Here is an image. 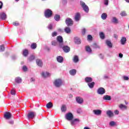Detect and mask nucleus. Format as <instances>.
Returning a JSON list of instances; mask_svg holds the SVG:
<instances>
[{
    "label": "nucleus",
    "instance_id": "nucleus-1",
    "mask_svg": "<svg viewBox=\"0 0 129 129\" xmlns=\"http://www.w3.org/2000/svg\"><path fill=\"white\" fill-rule=\"evenodd\" d=\"M53 84L55 87L59 88L62 85V80L60 79H56L54 82Z\"/></svg>",
    "mask_w": 129,
    "mask_h": 129
},
{
    "label": "nucleus",
    "instance_id": "nucleus-2",
    "mask_svg": "<svg viewBox=\"0 0 129 129\" xmlns=\"http://www.w3.org/2000/svg\"><path fill=\"white\" fill-rule=\"evenodd\" d=\"M80 4L83 8V10L86 12V13H88L89 12V8H88V6H87L86 4L84 2L81 1L80 2Z\"/></svg>",
    "mask_w": 129,
    "mask_h": 129
},
{
    "label": "nucleus",
    "instance_id": "nucleus-3",
    "mask_svg": "<svg viewBox=\"0 0 129 129\" xmlns=\"http://www.w3.org/2000/svg\"><path fill=\"white\" fill-rule=\"evenodd\" d=\"M52 15H53V13L51 10L47 9L46 10H45L44 12V16L45 18L49 19V18H51V17H52Z\"/></svg>",
    "mask_w": 129,
    "mask_h": 129
},
{
    "label": "nucleus",
    "instance_id": "nucleus-4",
    "mask_svg": "<svg viewBox=\"0 0 129 129\" xmlns=\"http://www.w3.org/2000/svg\"><path fill=\"white\" fill-rule=\"evenodd\" d=\"M57 41L59 43L60 47H63V37L62 36H57Z\"/></svg>",
    "mask_w": 129,
    "mask_h": 129
},
{
    "label": "nucleus",
    "instance_id": "nucleus-5",
    "mask_svg": "<svg viewBox=\"0 0 129 129\" xmlns=\"http://www.w3.org/2000/svg\"><path fill=\"white\" fill-rule=\"evenodd\" d=\"M66 24L67 26H72L73 25V20L71 18H67L66 20Z\"/></svg>",
    "mask_w": 129,
    "mask_h": 129
},
{
    "label": "nucleus",
    "instance_id": "nucleus-6",
    "mask_svg": "<svg viewBox=\"0 0 129 129\" xmlns=\"http://www.w3.org/2000/svg\"><path fill=\"white\" fill-rule=\"evenodd\" d=\"M41 75L42 77H43V78H47V77H50L51 76V74L48 72H42L41 73Z\"/></svg>",
    "mask_w": 129,
    "mask_h": 129
},
{
    "label": "nucleus",
    "instance_id": "nucleus-7",
    "mask_svg": "<svg viewBox=\"0 0 129 129\" xmlns=\"http://www.w3.org/2000/svg\"><path fill=\"white\" fill-rule=\"evenodd\" d=\"M66 118L68 120H72L73 119V114L71 112L66 114Z\"/></svg>",
    "mask_w": 129,
    "mask_h": 129
},
{
    "label": "nucleus",
    "instance_id": "nucleus-8",
    "mask_svg": "<svg viewBox=\"0 0 129 129\" xmlns=\"http://www.w3.org/2000/svg\"><path fill=\"white\" fill-rule=\"evenodd\" d=\"M36 116V112H29L27 115V117L28 119H30V118H34Z\"/></svg>",
    "mask_w": 129,
    "mask_h": 129
},
{
    "label": "nucleus",
    "instance_id": "nucleus-9",
    "mask_svg": "<svg viewBox=\"0 0 129 129\" xmlns=\"http://www.w3.org/2000/svg\"><path fill=\"white\" fill-rule=\"evenodd\" d=\"M12 117V114L10 112H6L4 113V118L6 119H10Z\"/></svg>",
    "mask_w": 129,
    "mask_h": 129
},
{
    "label": "nucleus",
    "instance_id": "nucleus-10",
    "mask_svg": "<svg viewBox=\"0 0 129 129\" xmlns=\"http://www.w3.org/2000/svg\"><path fill=\"white\" fill-rule=\"evenodd\" d=\"M60 48H62L65 53H69V52H70V47L68 46H63L62 44V47H60Z\"/></svg>",
    "mask_w": 129,
    "mask_h": 129
},
{
    "label": "nucleus",
    "instance_id": "nucleus-11",
    "mask_svg": "<svg viewBox=\"0 0 129 129\" xmlns=\"http://www.w3.org/2000/svg\"><path fill=\"white\" fill-rule=\"evenodd\" d=\"M97 93L98 94H104L105 93V89L102 87L99 88L97 90Z\"/></svg>",
    "mask_w": 129,
    "mask_h": 129
},
{
    "label": "nucleus",
    "instance_id": "nucleus-12",
    "mask_svg": "<svg viewBox=\"0 0 129 129\" xmlns=\"http://www.w3.org/2000/svg\"><path fill=\"white\" fill-rule=\"evenodd\" d=\"M0 19L2 21H5V20H7V14L6 13L2 12L0 13Z\"/></svg>",
    "mask_w": 129,
    "mask_h": 129
},
{
    "label": "nucleus",
    "instance_id": "nucleus-13",
    "mask_svg": "<svg viewBox=\"0 0 129 129\" xmlns=\"http://www.w3.org/2000/svg\"><path fill=\"white\" fill-rule=\"evenodd\" d=\"M76 101L79 104H81L83 103V98H82L80 97H76Z\"/></svg>",
    "mask_w": 129,
    "mask_h": 129
},
{
    "label": "nucleus",
    "instance_id": "nucleus-14",
    "mask_svg": "<svg viewBox=\"0 0 129 129\" xmlns=\"http://www.w3.org/2000/svg\"><path fill=\"white\" fill-rule=\"evenodd\" d=\"M106 45L108 47V48H112V43L109 40H106L105 41Z\"/></svg>",
    "mask_w": 129,
    "mask_h": 129
},
{
    "label": "nucleus",
    "instance_id": "nucleus-15",
    "mask_svg": "<svg viewBox=\"0 0 129 129\" xmlns=\"http://www.w3.org/2000/svg\"><path fill=\"white\" fill-rule=\"evenodd\" d=\"M56 60L58 63H63V61H64V58L61 56H58L56 57Z\"/></svg>",
    "mask_w": 129,
    "mask_h": 129
},
{
    "label": "nucleus",
    "instance_id": "nucleus-16",
    "mask_svg": "<svg viewBox=\"0 0 129 129\" xmlns=\"http://www.w3.org/2000/svg\"><path fill=\"white\" fill-rule=\"evenodd\" d=\"M119 108H120V109H121V110H125L127 109V106H126V105H124L122 104H120L119 105Z\"/></svg>",
    "mask_w": 129,
    "mask_h": 129
},
{
    "label": "nucleus",
    "instance_id": "nucleus-17",
    "mask_svg": "<svg viewBox=\"0 0 129 129\" xmlns=\"http://www.w3.org/2000/svg\"><path fill=\"white\" fill-rule=\"evenodd\" d=\"M36 64L39 67H42L43 66V61L41 59H36Z\"/></svg>",
    "mask_w": 129,
    "mask_h": 129
},
{
    "label": "nucleus",
    "instance_id": "nucleus-18",
    "mask_svg": "<svg viewBox=\"0 0 129 129\" xmlns=\"http://www.w3.org/2000/svg\"><path fill=\"white\" fill-rule=\"evenodd\" d=\"M111 21L113 24H118V20L115 17H113Z\"/></svg>",
    "mask_w": 129,
    "mask_h": 129
},
{
    "label": "nucleus",
    "instance_id": "nucleus-19",
    "mask_svg": "<svg viewBox=\"0 0 129 129\" xmlns=\"http://www.w3.org/2000/svg\"><path fill=\"white\" fill-rule=\"evenodd\" d=\"M75 20L76 22H79L80 20V14L77 13L75 15Z\"/></svg>",
    "mask_w": 129,
    "mask_h": 129
},
{
    "label": "nucleus",
    "instance_id": "nucleus-20",
    "mask_svg": "<svg viewBox=\"0 0 129 129\" xmlns=\"http://www.w3.org/2000/svg\"><path fill=\"white\" fill-rule=\"evenodd\" d=\"M93 113L95 115H100L101 114V110H94Z\"/></svg>",
    "mask_w": 129,
    "mask_h": 129
},
{
    "label": "nucleus",
    "instance_id": "nucleus-21",
    "mask_svg": "<svg viewBox=\"0 0 129 129\" xmlns=\"http://www.w3.org/2000/svg\"><path fill=\"white\" fill-rule=\"evenodd\" d=\"M121 45H124L126 42V38L125 37H122L120 40Z\"/></svg>",
    "mask_w": 129,
    "mask_h": 129
},
{
    "label": "nucleus",
    "instance_id": "nucleus-22",
    "mask_svg": "<svg viewBox=\"0 0 129 129\" xmlns=\"http://www.w3.org/2000/svg\"><path fill=\"white\" fill-rule=\"evenodd\" d=\"M103 99L104 100H111V97L109 95H104L103 97Z\"/></svg>",
    "mask_w": 129,
    "mask_h": 129
},
{
    "label": "nucleus",
    "instance_id": "nucleus-23",
    "mask_svg": "<svg viewBox=\"0 0 129 129\" xmlns=\"http://www.w3.org/2000/svg\"><path fill=\"white\" fill-rule=\"evenodd\" d=\"M106 114L109 116V117H112L113 116V112L111 110H108L106 112Z\"/></svg>",
    "mask_w": 129,
    "mask_h": 129
},
{
    "label": "nucleus",
    "instance_id": "nucleus-24",
    "mask_svg": "<svg viewBox=\"0 0 129 129\" xmlns=\"http://www.w3.org/2000/svg\"><path fill=\"white\" fill-rule=\"evenodd\" d=\"M23 80H22V78L20 77H17L15 78V82L18 84L21 83L22 81Z\"/></svg>",
    "mask_w": 129,
    "mask_h": 129
},
{
    "label": "nucleus",
    "instance_id": "nucleus-25",
    "mask_svg": "<svg viewBox=\"0 0 129 129\" xmlns=\"http://www.w3.org/2000/svg\"><path fill=\"white\" fill-rule=\"evenodd\" d=\"M75 42L76 43V44H78V45H79V44H81V41L80 38H79L78 37H75Z\"/></svg>",
    "mask_w": 129,
    "mask_h": 129
},
{
    "label": "nucleus",
    "instance_id": "nucleus-26",
    "mask_svg": "<svg viewBox=\"0 0 129 129\" xmlns=\"http://www.w3.org/2000/svg\"><path fill=\"white\" fill-rule=\"evenodd\" d=\"M64 32H66L67 34H70V33H71V29L70 27H67L64 28Z\"/></svg>",
    "mask_w": 129,
    "mask_h": 129
},
{
    "label": "nucleus",
    "instance_id": "nucleus-27",
    "mask_svg": "<svg viewBox=\"0 0 129 129\" xmlns=\"http://www.w3.org/2000/svg\"><path fill=\"white\" fill-rule=\"evenodd\" d=\"M101 18L102 20H106L107 18V14L106 13H103L101 15Z\"/></svg>",
    "mask_w": 129,
    "mask_h": 129
},
{
    "label": "nucleus",
    "instance_id": "nucleus-28",
    "mask_svg": "<svg viewBox=\"0 0 129 129\" xmlns=\"http://www.w3.org/2000/svg\"><path fill=\"white\" fill-rule=\"evenodd\" d=\"M73 60V61L74 62V63H77V62H78V61H79V58H78V56L75 55Z\"/></svg>",
    "mask_w": 129,
    "mask_h": 129
},
{
    "label": "nucleus",
    "instance_id": "nucleus-29",
    "mask_svg": "<svg viewBox=\"0 0 129 129\" xmlns=\"http://www.w3.org/2000/svg\"><path fill=\"white\" fill-rule=\"evenodd\" d=\"M70 74L74 76L76 74V70L73 69L70 71Z\"/></svg>",
    "mask_w": 129,
    "mask_h": 129
},
{
    "label": "nucleus",
    "instance_id": "nucleus-30",
    "mask_svg": "<svg viewBox=\"0 0 129 129\" xmlns=\"http://www.w3.org/2000/svg\"><path fill=\"white\" fill-rule=\"evenodd\" d=\"M46 107L47 108L50 109L52 108L53 107V103L52 102H49L46 104Z\"/></svg>",
    "mask_w": 129,
    "mask_h": 129
},
{
    "label": "nucleus",
    "instance_id": "nucleus-31",
    "mask_svg": "<svg viewBox=\"0 0 129 129\" xmlns=\"http://www.w3.org/2000/svg\"><path fill=\"white\" fill-rule=\"evenodd\" d=\"M28 54H29V51H28L27 49L23 50V56H24L25 57H27Z\"/></svg>",
    "mask_w": 129,
    "mask_h": 129
},
{
    "label": "nucleus",
    "instance_id": "nucleus-32",
    "mask_svg": "<svg viewBox=\"0 0 129 129\" xmlns=\"http://www.w3.org/2000/svg\"><path fill=\"white\" fill-rule=\"evenodd\" d=\"M87 83H89L90 82H92V79L90 77H86L85 79Z\"/></svg>",
    "mask_w": 129,
    "mask_h": 129
},
{
    "label": "nucleus",
    "instance_id": "nucleus-33",
    "mask_svg": "<svg viewBox=\"0 0 129 129\" xmlns=\"http://www.w3.org/2000/svg\"><path fill=\"white\" fill-rule=\"evenodd\" d=\"M94 84H95V83L94 82L88 83V85L90 88H93V87H94Z\"/></svg>",
    "mask_w": 129,
    "mask_h": 129
},
{
    "label": "nucleus",
    "instance_id": "nucleus-34",
    "mask_svg": "<svg viewBox=\"0 0 129 129\" xmlns=\"http://www.w3.org/2000/svg\"><path fill=\"white\" fill-rule=\"evenodd\" d=\"M86 51L88 53H91V52H92V50L89 46H86Z\"/></svg>",
    "mask_w": 129,
    "mask_h": 129
},
{
    "label": "nucleus",
    "instance_id": "nucleus-35",
    "mask_svg": "<svg viewBox=\"0 0 129 129\" xmlns=\"http://www.w3.org/2000/svg\"><path fill=\"white\" fill-rule=\"evenodd\" d=\"M54 19L55 21H57L58 22L60 21V16L56 14L54 16Z\"/></svg>",
    "mask_w": 129,
    "mask_h": 129
},
{
    "label": "nucleus",
    "instance_id": "nucleus-36",
    "mask_svg": "<svg viewBox=\"0 0 129 129\" xmlns=\"http://www.w3.org/2000/svg\"><path fill=\"white\" fill-rule=\"evenodd\" d=\"M61 111L65 112V111L67 110V107H66V105H63L61 106Z\"/></svg>",
    "mask_w": 129,
    "mask_h": 129
},
{
    "label": "nucleus",
    "instance_id": "nucleus-37",
    "mask_svg": "<svg viewBox=\"0 0 129 129\" xmlns=\"http://www.w3.org/2000/svg\"><path fill=\"white\" fill-rule=\"evenodd\" d=\"M31 49H35L37 48V44L33 43L31 45Z\"/></svg>",
    "mask_w": 129,
    "mask_h": 129
},
{
    "label": "nucleus",
    "instance_id": "nucleus-38",
    "mask_svg": "<svg viewBox=\"0 0 129 129\" xmlns=\"http://www.w3.org/2000/svg\"><path fill=\"white\" fill-rule=\"evenodd\" d=\"M99 35H100V37L101 39H102V40H103V39H104V38H105L104 33H103V32H100Z\"/></svg>",
    "mask_w": 129,
    "mask_h": 129
},
{
    "label": "nucleus",
    "instance_id": "nucleus-39",
    "mask_svg": "<svg viewBox=\"0 0 129 129\" xmlns=\"http://www.w3.org/2000/svg\"><path fill=\"white\" fill-rule=\"evenodd\" d=\"M58 42L56 40H53L51 42V45L52 46H57Z\"/></svg>",
    "mask_w": 129,
    "mask_h": 129
},
{
    "label": "nucleus",
    "instance_id": "nucleus-40",
    "mask_svg": "<svg viewBox=\"0 0 129 129\" xmlns=\"http://www.w3.org/2000/svg\"><path fill=\"white\" fill-rule=\"evenodd\" d=\"M116 124V123H115V122L113 121H111L109 122V125H110V126H114V125H115Z\"/></svg>",
    "mask_w": 129,
    "mask_h": 129
},
{
    "label": "nucleus",
    "instance_id": "nucleus-41",
    "mask_svg": "<svg viewBox=\"0 0 129 129\" xmlns=\"http://www.w3.org/2000/svg\"><path fill=\"white\" fill-rule=\"evenodd\" d=\"M6 48H5V46L4 45H2L0 46V52H4Z\"/></svg>",
    "mask_w": 129,
    "mask_h": 129
},
{
    "label": "nucleus",
    "instance_id": "nucleus-42",
    "mask_svg": "<svg viewBox=\"0 0 129 129\" xmlns=\"http://www.w3.org/2000/svg\"><path fill=\"white\" fill-rule=\"evenodd\" d=\"M34 59H35V56H34V55H31L29 57V61H33V60H34Z\"/></svg>",
    "mask_w": 129,
    "mask_h": 129
},
{
    "label": "nucleus",
    "instance_id": "nucleus-43",
    "mask_svg": "<svg viewBox=\"0 0 129 129\" xmlns=\"http://www.w3.org/2000/svg\"><path fill=\"white\" fill-rule=\"evenodd\" d=\"M120 15L121 16V17H125V16H126V13L125 12L123 11L120 14Z\"/></svg>",
    "mask_w": 129,
    "mask_h": 129
},
{
    "label": "nucleus",
    "instance_id": "nucleus-44",
    "mask_svg": "<svg viewBox=\"0 0 129 129\" xmlns=\"http://www.w3.org/2000/svg\"><path fill=\"white\" fill-rule=\"evenodd\" d=\"M48 28L49 30H52V29H53V25H52V24H49Z\"/></svg>",
    "mask_w": 129,
    "mask_h": 129
},
{
    "label": "nucleus",
    "instance_id": "nucleus-45",
    "mask_svg": "<svg viewBox=\"0 0 129 129\" xmlns=\"http://www.w3.org/2000/svg\"><path fill=\"white\" fill-rule=\"evenodd\" d=\"M87 38L88 40H89L90 41H91V40H92V36H91V35H88Z\"/></svg>",
    "mask_w": 129,
    "mask_h": 129
},
{
    "label": "nucleus",
    "instance_id": "nucleus-46",
    "mask_svg": "<svg viewBox=\"0 0 129 129\" xmlns=\"http://www.w3.org/2000/svg\"><path fill=\"white\" fill-rule=\"evenodd\" d=\"M11 93L12 95H16V91H15V90H12L11 91Z\"/></svg>",
    "mask_w": 129,
    "mask_h": 129
},
{
    "label": "nucleus",
    "instance_id": "nucleus-47",
    "mask_svg": "<svg viewBox=\"0 0 129 129\" xmlns=\"http://www.w3.org/2000/svg\"><path fill=\"white\" fill-rule=\"evenodd\" d=\"M77 113H81V112H82V109H81V108L78 109L77 110Z\"/></svg>",
    "mask_w": 129,
    "mask_h": 129
},
{
    "label": "nucleus",
    "instance_id": "nucleus-48",
    "mask_svg": "<svg viewBox=\"0 0 129 129\" xmlns=\"http://www.w3.org/2000/svg\"><path fill=\"white\" fill-rule=\"evenodd\" d=\"M104 4L105 6H108V0H104Z\"/></svg>",
    "mask_w": 129,
    "mask_h": 129
},
{
    "label": "nucleus",
    "instance_id": "nucleus-49",
    "mask_svg": "<svg viewBox=\"0 0 129 129\" xmlns=\"http://www.w3.org/2000/svg\"><path fill=\"white\" fill-rule=\"evenodd\" d=\"M23 71H25V72H26V71H27V70H28V68L26 67V66H24L23 67Z\"/></svg>",
    "mask_w": 129,
    "mask_h": 129
},
{
    "label": "nucleus",
    "instance_id": "nucleus-50",
    "mask_svg": "<svg viewBox=\"0 0 129 129\" xmlns=\"http://www.w3.org/2000/svg\"><path fill=\"white\" fill-rule=\"evenodd\" d=\"M86 32V30L85 29V28H84V29L82 30V35H85Z\"/></svg>",
    "mask_w": 129,
    "mask_h": 129
},
{
    "label": "nucleus",
    "instance_id": "nucleus-51",
    "mask_svg": "<svg viewBox=\"0 0 129 129\" xmlns=\"http://www.w3.org/2000/svg\"><path fill=\"white\" fill-rule=\"evenodd\" d=\"M52 37H56L57 36V32H54L52 33Z\"/></svg>",
    "mask_w": 129,
    "mask_h": 129
},
{
    "label": "nucleus",
    "instance_id": "nucleus-52",
    "mask_svg": "<svg viewBox=\"0 0 129 129\" xmlns=\"http://www.w3.org/2000/svg\"><path fill=\"white\" fill-rule=\"evenodd\" d=\"M114 113H115V114H119V111L118 110H115L114 111Z\"/></svg>",
    "mask_w": 129,
    "mask_h": 129
},
{
    "label": "nucleus",
    "instance_id": "nucleus-53",
    "mask_svg": "<svg viewBox=\"0 0 129 129\" xmlns=\"http://www.w3.org/2000/svg\"><path fill=\"white\" fill-rule=\"evenodd\" d=\"M123 79H124V80H128L129 78L127 76H123Z\"/></svg>",
    "mask_w": 129,
    "mask_h": 129
},
{
    "label": "nucleus",
    "instance_id": "nucleus-54",
    "mask_svg": "<svg viewBox=\"0 0 129 129\" xmlns=\"http://www.w3.org/2000/svg\"><path fill=\"white\" fill-rule=\"evenodd\" d=\"M71 124L72 125H74V124H76V123L75 122V121H74V120H73L71 121Z\"/></svg>",
    "mask_w": 129,
    "mask_h": 129
},
{
    "label": "nucleus",
    "instance_id": "nucleus-55",
    "mask_svg": "<svg viewBox=\"0 0 129 129\" xmlns=\"http://www.w3.org/2000/svg\"><path fill=\"white\" fill-rule=\"evenodd\" d=\"M13 25L14 26H19V23H18V22H13Z\"/></svg>",
    "mask_w": 129,
    "mask_h": 129
},
{
    "label": "nucleus",
    "instance_id": "nucleus-56",
    "mask_svg": "<svg viewBox=\"0 0 129 129\" xmlns=\"http://www.w3.org/2000/svg\"><path fill=\"white\" fill-rule=\"evenodd\" d=\"M12 59L13 60H16V59H17V56H16V55H13L12 56Z\"/></svg>",
    "mask_w": 129,
    "mask_h": 129
},
{
    "label": "nucleus",
    "instance_id": "nucleus-57",
    "mask_svg": "<svg viewBox=\"0 0 129 129\" xmlns=\"http://www.w3.org/2000/svg\"><path fill=\"white\" fill-rule=\"evenodd\" d=\"M74 121H75V122H76V121H77V122H79V121H80L79 119H78V118L74 119Z\"/></svg>",
    "mask_w": 129,
    "mask_h": 129
},
{
    "label": "nucleus",
    "instance_id": "nucleus-58",
    "mask_svg": "<svg viewBox=\"0 0 129 129\" xmlns=\"http://www.w3.org/2000/svg\"><path fill=\"white\" fill-rule=\"evenodd\" d=\"M99 58H100V59H103V58H104L103 55H102L101 54H100L99 55Z\"/></svg>",
    "mask_w": 129,
    "mask_h": 129
},
{
    "label": "nucleus",
    "instance_id": "nucleus-59",
    "mask_svg": "<svg viewBox=\"0 0 129 129\" xmlns=\"http://www.w3.org/2000/svg\"><path fill=\"white\" fill-rule=\"evenodd\" d=\"M9 123L10 124H14V121L13 120H10V121H9Z\"/></svg>",
    "mask_w": 129,
    "mask_h": 129
},
{
    "label": "nucleus",
    "instance_id": "nucleus-60",
    "mask_svg": "<svg viewBox=\"0 0 129 129\" xmlns=\"http://www.w3.org/2000/svg\"><path fill=\"white\" fill-rule=\"evenodd\" d=\"M3 2L0 1V10L3 8Z\"/></svg>",
    "mask_w": 129,
    "mask_h": 129
},
{
    "label": "nucleus",
    "instance_id": "nucleus-61",
    "mask_svg": "<svg viewBox=\"0 0 129 129\" xmlns=\"http://www.w3.org/2000/svg\"><path fill=\"white\" fill-rule=\"evenodd\" d=\"M123 56V55L122 54V53H119V57L120 58H122Z\"/></svg>",
    "mask_w": 129,
    "mask_h": 129
},
{
    "label": "nucleus",
    "instance_id": "nucleus-62",
    "mask_svg": "<svg viewBox=\"0 0 129 129\" xmlns=\"http://www.w3.org/2000/svg\"><path fill=\"white\" fill-rule=\"evenodd\" d=\"M93 46H94V47H95V48H97V47H96L97 45H96V43L94 44H93Z\"/></svg>",
    "mask_w": 129,
    "mask_h": 129
},
{
    "label": "nucleus",
    "instance_id": "nucleus-63",
    "mask_svg": "<svg viewBox=\"0 0 129 129\" xmlns=\"http://www.w3.org/2000/svg\"><path fill=\"white\" fill-rule=\"evenodd\" d=\"M31 81H35V79L32 78L31 79Z\"/></svg>",
    "mask_w": 129,
    "mask_h": 129
},
{
    "label": "nucleus",
    "instance_id": "nucleus-64",
    "mask_svg": "<svg viewBox=\"0 0 129 129\" xmlns=\"http://www.w3.org/2000/svg\"><path fill=\"white\" fill-rule=\"evenodd\" d=\"M84 129H90V128H89V127H85Z\"/></svg>",
    "mask_w": 129,
    "mask_h": 129
}]
</instances>
